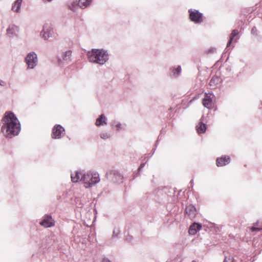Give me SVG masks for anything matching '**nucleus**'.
<instances>
[{"label": "nucleus", "instance_id": "f257e3e1", "mask_svg": "<svg viewBox=\"0 0 262 262\" xmlns=\"http://www.w3.org/2000/svg\"><path fill=\"white\" fill-rule=\"evenodd\" d=\"M2 123V131L7 138H11L17 135L20 130V124L12 112L5 113Z\"/></svg>", "mask_w": 262, "mask_h": 262}, {"label": "nucleus", "instance_id": "f03ea898", "mask_svg": "<svg viewBox=\"0 0 262 262\" xmlns=\"http://www.w3.org/2000/svg\"><path fill=\"white\" fill-rule=\"evenodd\" d=\"M87 56L90 62L104 64L109 59V56L106 50L103 49H93L87 53Z\"/></svg>", "mask_w": 262, "mask_h": 262}, {"label": "nucleus", "instance_id": "7ed1b4c3", "mask_svg": "<svg viewBox=\"0 0 262 262\" xmlns=\"http://www.w3.org/2000/svg\"><path fill=\"white\" fill-rule=\"evenodd\" d=\"M25 61L29 69H34L37 64L38 58L36 53L34 52H31L27 55L25 58Z\"/></svg>", "mask_w": 262, "mask_h": 262}, {"label": "nucleus", "instance_id": "20e7f679", "mask_svg": "<svg viewBox=\"0 0 262 262\" xmlns=\"http://www.w3.org/2000/svg\"><path fill=\"white\" fill-rule=\"evenodd\" d=\"M189 18L195 24H200L203 22V13L195 9H190L188 10Z\"/></svg>", "mask_w": 262, "mask_h": 262}, {"label": "nucleus", "instance_id": "39448f33", "mask_svg": "<svg viewBox=\"0 0 262 262\" xmlns=\"http://www.w3.org/2000/svg\"><path fill=\"white\" fill-rule=\"evenodd\" d=\"M53 28L48 24L43 26L42 30L40 32V35L45 40H48L52 36Z\"/></svg>", "mask_w": 262, "mask_h": 262}, {"label": "nucleus", "instance_id": "423d86ee", "mask_svg": "<svg viewBox=\"0 0 262 262\" xmlns=\"http://www.w3.org/2000/svg\"><path fill=\"white\" fill-rule=\"evenodd\" d=\"M107 179H111V181L114 183H120L122 182L123 176L119 172L112 170L106 174Z\"/></svg>", "mask_w": 262, "mask_h": 262}, {"label": "nucleus", "instance_id": "0eeeda50", "mask_svg": "<svg viewBox=\"0 0 262 262\" xmlns=\"http://www.w3.org/2000/svg\"><path fill=\"white\" fill-rule=\"evenodd\" d=\"M65 134L64 128L60 125H56L52 129V138L59 139Z\"/></svg>", "mask_w": 262, "mask_h": 262}, {"label": "nucleus", "instance_id": "6e6552de", "mask_svg": "<svg viewBox=\"0 0 262 262\" xmlns=\"http://www.w3.org/2000/svg\"><path fill=\"white\" fill-rule=\"evenodd\" d=\"M19 31V28L14 25L10 24L9 25L6 30V34L10 38H13L17 35Z\"/></svg>", "mask_w": 262, "mask_h": 262}, {"label": "nucleus", "instance_id": "1a4fd4ad", "mask_svg": "<svg viewBox=\"0 0 262 262\" xmlns=\"http://www.w3.org/2000/svg\"><path fill=\"white\" fill-rule=\"evenodd\" d=\"M90 180L89 184H86L85 188H90L99 183L100 179L99 178V174L97 172L94 173H91Z\"/></svg>", "mask_w": 262, "mask_h": 262}, {"label": "nucleus", "instance_id": "9d476101", "mask_svg": "<svg viewBox=\"0 0 262 262\" xmlns=\"http://www.w3.org/2000/svg\"><path fill=\"white\" fill-rule=\"evenodd\" d=\"M185 213L187 216L190 219L194 218L196 214V210L195 207L192 205H189L186 207Z\"/></svg>", "mask_w": 262, "mask_h": 262}, {"label": "nucleus", "instance_id": "9b49d317", "mask_svg": "<svg viewBox=\"0 0 262 262\" xmlns=\"http://www.w3.org/2000/svg\"><path fill=\"white\" fill-rule=\"evenodd\" d=\"M170 73L169 75L172 78H178L181 74L182 68L181 66H178L177 67H172L169 69Z\"/></svg>", "mask_w": 262, "mask_h": 262}, {"label": "nucleus", "instance_id": "f8f14e48", "mask_svg": "<svg viewBox=\"0 0 262 262\" xmlns=\"http://www.w3.org/2000/svg\"><path fill=\"white\" fill-rule=\"evenodd\" d=\"M230 162V158L228 156L219 158L216 159V165L217 166H223L229 164Z\"/></svg>", "mask_w": 262, "mask_h": 262}, {"label": "nucleus", "instance_id": "ddd939ff", "mask_svg": "<svg viewBox=\"0 0 262 262\" xmlns=\"http://www.w3.org/2000/svg\"><path fill=\"white\" fill-rule=\"evenodd\" d=\"M211 95V94L209 96L206 93L205 97L203 99L202 103L203 105L208 108H211L212 106V100L210 97Z\"/></svg>", "mask_w": 262, "mask_h": 262}, {"label": "nucleus", "instance_id": "4468645a", "mask_svg": "<svg viewBox=\"0 0 262 262\" xmlns=\"http://www.w3.org/2000/svg\"><path fill=\"white\" fill-rule=\"evenodd\" d=\"M201 224L198 223H194L190 226L188 232L190 235H194L198 231L201 229Z\"/></svg>", "mask_w": 262, "mask_h": 262}, {"label": "nucleus", "instance_id": "2eb2a0df", "mask_svg": "<svg viewBox=\"0 0 262 262\" xmlns=\"http://www.w3.org/2000/svg\"><path fill=\"white\" fill-rule=\"evenodd\" d=\"M40 224L45 227H50L54 225L52 217L50 215H46L44 219L40 223Z\"/></svg>", "mask_w": 262, "mask_h": 262}, {"label": "nucleus", "instance_id": "dca6fc26", "mask_svg": "<svg viewBox=\"0 0 262 262\" xmlns=\"http://www.w3.org/2000/svg\"><path fill=\"white\" fill-rule=\"evenodd\" d=\"M107 124V118L105 116L104 114H101L99 117L96 119L95 125L97 126H100L101 125H103V124Z\"/></svg>", "mask_w": 262, "mask_h": 262}, {"label": "nucleus", "instance_id": "f3484780", "mask_svg": "<svg viewBox=\"0 0 262 262\" xmlns=\"http://www.w3.org/2000/svg\"><path fill=\"white\" fill-rule=\"evenodd\" d=\"M221 82V78L216 76L212 77L210 80L209 85L211 87L212 89H215Z\"/></svg>", "mask_w": 262, "mask_h": 262}, {"label": "nucleus", "instance_id": "a211bd4d", "mask_svg": "<svg viewBox=\"0 0 262 262\" xmlns=\"http://www.w3.org/2000/svg\"><path fill=\"white\" fill-rule=\"evenodd\" d=\"M22 1L23 0H16L12 5V10L15 12H19Z\"/></svg>", "mask_w": 262, "mask_h": 262}, {"label": "nucleus", "instance_id": "6ab92c4d", "mask_svg": "<svg viewBox=\"0 0 262 262\" xmlns=\"http://www.w3.org/2000/svg\"><path fill=\"white\" fill-rule=\"evenodd\" d=\"M91 173H84L82 172L81 177L80 178V181H83L84 183V187H85L86 184H89L90 180Z\"/></svg>", "mask_w": 262, "mask_h": 262}, {"label": "nucleus", "instance_id": "aec40b11", "mask_svg": "<svg viewBox=\"0 0 262 262\" xmlns=\"http://www.w3.org/2000/svg\"><path fill=\"white\" fill-rule=\"evenodd\" d=\"M82 172L81 171H76L75 174H71V179L73 182H77L79 180L80 181V178L81 177V175L82 174Z\"/></svg>", "mask_w": 262, "mask_h": 262}, {"label": "nucleus", "instance_id": "412c9836", "mask_svg": "<svg viewBox=\"0 0 262 262\" xmlns=\"http://www.w3.org/2000/svg\"><path fill=\"white\" fill-rule=\"evenodd\" d=\"M92 0H79L78 6L81 9H84L90 5Z\"/></svg>", "mask_w": 262, "mask_h": 262}, {"label": "nucleus", "instance_id": "4be33fe9", "mask_svg": "<svg viewBox=\"0 0 262 262\" xmlns=\"http://www.w3.org/2000/svg\"><path fill=\"white\" fill-rule=\"evenodd\" d=\"M111 125L112 127H115L117 131H120L123 129V125L117 120H113L111 122Z\"/></svg>", "mask_w": 262, "mask_h": 262}, {"label": "nucleus", "instance_id": "5701e85b", "mask_svg": "<svg viewBox=\"0 0 262 262\" xmlns=\"http://www.w3.org/2000/svg\"><path fill=\"white\" fill-rule=\"evenodd\" d=\"M196 130L199 134L204 133L206 130V125L202 122H200L196 126Z\"/></svg>", "mask_w": 262, "mask_h": 262}, {"label": "nucleus", "instance_id": "b1692460", "mask_svg": "<svg viewBox=\"0 0 262 262\" xmlns=\"http://www.w3.org/2000/svg\"><path fill=\"white\" fill-rule=\"evenodd\" d=\"M72 56V51L68 50L66 51L62 55V58L64 60L67 61H70L71 60V57Z\"/></svg>", "mask_w": 262, "mask_h": 262}, {"label": "nucleus", "instance_id": "393cba45", "mask_svg": "<svg viewBox=\"0 0 262 262\" xmlns=\"http://www.w3.org/2000/svg\"><path fill=\"white\" fill-rule=\"evenodd\" d=\"M78 4L77 2H73L69 5V8L72 11L75 12L77 11Z\"/></svg>", "mask_w": 262, "mask_h": 262}, {"label": "nucleus", "instance_id": "a878e982", "mask_svg": "<svg viewBox=\"0 0 262 262\" xmlns=\"http://www.w3.org/2000/svg\"><path fill=\"white\" fill-rule=\"evenodd\" d=\"M100 137L103 140H106L112 137V135L106 132H102L100 134Z\"/></svg>", "mask_w": 262, "mask_h": 262}, {"label": "nucleus", "instance_id": "bb28decb", "mask_svg": "<svg viewBox=\"0 0 262 262\" xmlns=\"http://www.w3.org/2000/svg\"><path fill=\"white\" fill-rule=\"evenodd\" d=\"M224 262H234V260L232 256H225Z\"/></svg>", "mask_w": 262, "mask_h": 262}, {"label": "nucleus", "instance_id": "cd10ccee", "mask_svg": "<svg viewBox=\"0 0 262 262\" xmlns=\"http://www.w3.org/2000/svg\"><path fill=\"white\" fill-rule=\"evenodd\" d=\"M238 31L236 30H233L230 34V38H232L233 39L238 34Z\"/></svg>", "mask_w": 262, "mask_h": 262}, {"label": "nucleus", "instance_id": "c85d7f7f", "mask_svg": "<svg viewBox=\"0 0 262 262\" xmlns=\"http://www.w3.org/2000/svg\"><path fill=\"white\" fill-rule=\"evenodd\" d=\"M252 231H259L262 230V226L255 227L253 226L251 228Z\"/></svg>", "mask_w": 262, "mask_h": 262}, {"label": "nucleus", "instance_id": "c756f323", "mask_svg": "<svg viewBox=\"0 0 262 262\" xmlns=\"http://www.w3.org/2000/svg\"><path fill=\"white\" fill-rule=\"evenodd\" d=\"M251 33L254 35H257V29L255 27L252 28L251 30Z\"/></svg>", "mask_w": 262, "mask_h": 262}, {"label": "nucleus", "instance_id": "7c9ffc66", "mask_svg": "<svg viewBox=\"0 0 262 262\" xmlns=\"http://www.w3.org/2000/svg\"><path fill=\"white\" fill-rule=\"evenodd\" d=\"M233 40V39L232 38H229V40L227 45V48L231 44Z\"/></svg>", "mask_w": 262, "mask_h": 262}, {"label": "nucleus", "instance_id": "2f4dec72", "mask_svg": "<svg viewBox=\"0 0 262 262\" xmlns=\"http://www.w3.org/2000/svg\"><path fill=\"white\" fill-rule=\"evenodd\" d=\"M145 163L141 164V165H140V166L138 168V171H140L145 166Z\"/></svg>", "mask_w": 262, "mask_h": 262}, {"label": "nucleus", "instance_id": "473e14b6", "mask_svg": "<svg viewBox=\"0 0 262 262\" xmlns=\"http://www.w3.org/2000/svg\"><path fill=\"white\" fill-rule=\"evenodd\" d=\"M101 262H111V261L108 258L104 257L102 259Z\"/></svg>", "mask_w": 262, "mask_h": 262}, {"label": "nucleus", "instance_id": "72a5a7b5", "mask_svg": "<svg viewBox=\"0 0 262 262\" xmlns=\"http://www.w3.org/2000/svg\"><path fill=\"white\" fill-rule=\"evenodd\" d=\"M5 85H6V82L0 79V85L5 86Z\"/></svg>", "mask_w": 262, "mask_h": 262}, {"label": "nucleus", "instance_id": "f704fd0d", "mask_svg": "<svg viewBox=\"0 0 262 262\" xmlns=\"http://www.w3.org/2000/svg\"><path fill=\"white\" fill-rule=\"evenodd\" d=\"M132 237L129 236L128 237H127V238H126V239H127V241H131V239H132Z\"/></svg>", "mask_w": 262, "mask_h": 262}, {"label": "nucleus", "instance_id": "c9c22d12", "mask_svg": "<svg viewBox=\"0 0 262 262\" xmlns=\"http://www.w3.org/2000/svg\"><path fill=\"white\" fill-rule=\"evenodd\" d=\"M45 2H50L52 0H43Z\"/></svg>", "mask_w": 262, "mask_h": 262}, {"label": "nucleus", "instance_id": "e433bc0d", "mask_svg": "<svg viewBox=\"0 0 262 262\" xmlns=\"http://www.w3.org/2000/svg\"><path fill=\"white\" fill-rule=\"evenodd\" d=\"M78 207H82V205H80V204H79Z\"/></svg>", "mask_w": 262, "mask_h": 262}, {"label": "nucleus", "instance_id": "4c0bfd02", "mask_svg": "<svg viewBox=\"0 0 262 262\" xmlns=\"http://www.w3.org/2000/svg\"><path fill=\"white\" fill-rule=\"evenodd\" d=\"M115 231H114V232H113V236H115Z\"/></svg>", "mask_w": 262, "mask_h": 262}, {"label": "nucleus", "instance_id": "58836bf2", "mask_svg": "<svg viewBox=\"0 0 262 262\" xmlns=\"http://www.w3.org/2000/svg\"><path fill=\"white\" fill-rule=\"evenodd\" d=\"M258 223H256L255 224V225H256V226H258Z\"/></svg>", "mask_w": 262, "mask_h": 262}, {"label": "nucleus", "instance_id": "ea45409f", "mask_svg": "<svg viewBox=\"0 0 262 262\" xmlns=\"http://www.w3.org/2000/svg\"><path fill=\"white\" fill-rule=\"evenodd\" d=\"M192 262H197L196 260H192Z\"/></svg>", "mask_w": 262, "mask_h": 262}]
</instances>
